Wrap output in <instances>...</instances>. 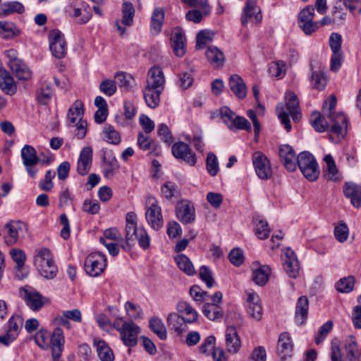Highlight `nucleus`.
Here are the masks:
<instances>
[{"label":"nucleus","mask_w":361,"mask_h":361,"mask_svg":"<svg viewBox=\"0 0 361 361\" xmlns=\"http://www.w3.org/2000/svg\"><path fill=\"white\" fill-rule=\"evenodd\" d=\"M187 321L183 317L177 313L171 312L167 317V324L171 330H173L178 335L186 331Z\"/></svg>","instance_id":"nucleus-33"},{"label":"nucleus","mask_w":361,"mask_h":361,"mask_svg":"<svg viewBox=\"0 0 361 361\" xmlns=\"http://www.w3.org/2000/svg\"><path fill=\"white\" fill-rule=\"evenodd\" d=\"M24 11V6L18 1L4 4L0 6V18L5 17L13 13H21Z\"/></svg>","instance_id":"nucleus-46"},{"label":"nucleus","mask_w":361,"mask_h":361,"mask_svg":"<svg viewBox=\"0 0 361 361\" xmlns=\"http://www.w3.org/2000/svg\"><path fill=\"white\" fill-rule=\"evenodd\" d=\"M342 37L340 34L333 32L329 37V46L332 51L331 59V70L337 71L342 63V51H341Z\"/></svg>","instance_id":"nucleus-15"},{"label":"nucleus","mask_w":361,"mask_h":361,"mask_svg":"<svg viewBox=\"0 0 361 361\" xmlns=\"http://www.w3.org/2000/svg\"><path fill=\"white\" fill-rule=\"evenodd\" d=\"M247 312L253 319L259 321L262 316V307L259 295L254 291H248Z\"/></svg>","instance_id":"nucleus-26"},{"label":"nucleus","mask_w":361,"mask_h":361,"mask_svg":"<svg viewBox=\"0 0 361 361\" xmlns=\"http://www.w3.org/2000/svg\"><path fill=\"white\" fill-rule=\"evenodd\" d=\"M93 345L101 361H114V354L105 341L97 337L94 338Z\"/></svg>","instance_id":"nucleus-30"},{"label":"nucleus","mask_w":361,"mask_h":361,"mask_svg":"<svg viewBox=\"0 0 361 361\" xmlns=\"http://www.w3.org/2000/svg\"><path fill=\"white\" fill-rule=\"evenodd\" d=\"M84 104L81 100H76L68 112V121L70 123L74 124L76 120L81 118L84 114Z\"/></svg>","instance_id":"nucleus-41"},{"label":"nucleus","mask_w":361,"mask_h":361,"mask_svg":"<svg viewBox=\"0 0 361 361\" xmlns=\"http://www.w3.org/2000/svg\"><path fill=\"white\" fill-rule=\"evenodd\" d=\"M314 8L312 6H306L298 15L300 27L305 35H311L319 28V24L314 22Z\"/></svg>","instance_id":"nucleus-13"},{"label":"nucleus","mask_w":361,"mask_h":361,"mask_svg":"<svg viewBox=\"0 0 361 361\" xmlns=\"http://www.w3.org/2000/svg\"><path fill=\"white\" fill-rule=\"evenodd\" d=\"M345 355L349 361H355L358 353L359 348L353 336H350L345 341Z\"/></svg>","instance_id":"nucleus-48"},{"label":"nucleus","mask_w":361,"mask_h":361,"mask_svg":"<svg viewBox=\"0 0 361 361\" xmlns=\"http://www.w3.org/2000/svg\"><path fill=\"white\" fill-rule=\"evenodd\" d=\"M309 310V300L306 296H300L296 302L295 319L300 325L306 322Z\"/></svg>","instance_id":"nucleus-32"},{"label":"nucleus","mask_w":361,"mask_h":361,"mask_svg":"<svg viewBox=\"0 0 361 361\" xmlns=\"http://www.w3.org/2000/svg\"><path fill=\"white\" fill-rule=\"evenodd\" d=\"M50 335L46 329H39L34 336L36 344L42 349H48L50 345Z\"/></svg>","instance_id":"nucleus-50"},{"label":"nucleus","mask_w":361,"mask_h":361,"mask_svg":"<svg viewBox=\"0 0 361 361\" xmlns=\"http://www.w3.org/2000/svg\"><path fill=\"white\" fill-rule=\"evenodd\" d=\"M220 115L223 122L228 128H234L235 121L238 116L232 110L227 106H224L220 109Z\"/></svg>","instance_id":"nucleus-52"},{"label":"nucleus","mask_w":361,"mask_h":361,"mask_svg":"<svg viewBox=\"0 0 361 361\" xmlns=\"http://www.w3.org/2000/svg\"><path fill=\"white\" fill-rule=\"evenodd\" d=\"M214 33L209 30H202L197 35L196 49H200L212 40Z\"/></svg>","instance_id":"nucleus-64"},{"label":"nucleus","mask_w":361,"mask_h":361,"mask_svg":"<svg viewBox=\"0 0 361 361\" xmlns=\"http://www.w3.org/2000/svg\"><path fill=\"white\" fill-rule=\"evenodd\" d=\"M206 167L209 174L212 176H215L219 170L217 157L213 152L207 154Z\"/></svg>","instance_id":"nucleus-59"},{"label":"nucleus","mask_w":361,"mask_h":361,"mask_svg":"<svg viewBox=\"0 0 361 361\" xmlns=\"http://www.w3.org/2000/svg\"><path fill=\"white\" fill-rule=\"evenodd\" d=\"M261 11L257 6L256 0H247L241 16V23L245 25L249 22L255 24L262 20Z\"/></svg>","instance_id":"nucleus-20"},{"label":"nucleus","mask_w":361,"mask_h":361,"mask_svg":"<svg viewBox=\"0 0 361 361\" xmlns=\"http://www.w3.org/2000/svg\"><path fill=\"white\" fill-rule=\"evenodd\" d=\"M37 269L40 273L41 276L47 279H54L56 277L58 272V269L54 262L49 263V264H44V266L40 265V267H37Z\"/></svg>","instance_id":"nucleus-56"},{"label":"nucleus","mask_w":361,"mask_h":361,"mask_svg":"<svg viewBox=\"0 0 361 361\" xmlns=\"http://www.w3.org/2000/svg\"><path fill=\"white\" fill-rule=\"evenodd\" d=\"M50 345L54 361H61V355L64 348L65 338L63 331L60 327H56L50 335Z\"/></svg>","instance_id":"nucleus-18"},{"label":"nucleus","mask_w":361,"mask_h":361,"mask_svg":"<svg viewBox=\"0 0 361 361\" xmlns=\"http://www.w3.org/2000/svg\"><path fill=\"white\" fill-rule=\"evenodd\" d=\"M92 154V149L90 147H85L82 149L77 162V171L80 175L85 176L90 171Z\"/></svg>","instance_id":"nucleus-25"},{"label":"nucleus","mask_w":361,"mask_h":361,"mask_svg":"<svg viewBox=\"0 0 361 361\" xmlns=\"http://www.w3.org/2000/svg\"><path fill=\"white\" fill-rule=\"evenodd\" d=\"M106 267V257L105 255L99 252L90 254L85 259L84 269L90 276H100Z\"/></svg>","instance_id":"nucleus-5"},{"label":"nucleus","mask_w":361,"mask_h":361,"mask_svg":"<svg viewBox=\"0 0 361 361\" xmlns=\"http://www.w3.org/2000/svg\"><path fill=\"white\" fill-rule=\"evenodd\" d=\"M27 232V226L20 221H11L4 228V238L6 244L11 246L24 238Z\"/></svg>","instance_id":"nucleus-6"},{"label":"nucleus","mask_w":361,"mask_h":361,"mask_svg":"<svg viewBox=\"0 0 361 361\" xmlns=\"http://www.w3.org/2000/svg\"><path fill=\"white\" fill-rule=\"evenodd\" d=\"M200 278L206 283L208 288H211L214 283L212 271L207 266H202L199 271Z\"/></svg>","instance_id":"nucleus-63"},{"label":"nucleus","mask_w":361,"mask_h":361,"mask_svg":"<svg viewBox=\"0 0 361 361\" xmlns=\"http://www.w3.org/2000/svg\"><path fill=\"white\" fill-rule=\"evenodd\" d=\"M336 99L334 95L326 101L323 105V113L332 123L330 130V138L334 142L343 139L347 133V118L343 114H335Z\"/></svg>","instance_id":"nucleus-1"},{"label":"nucleus","mask_w":361,"mask_h":361,"mask_svg":"<svg viewBox=\"0 0 361 361\" xmlns=\"http://www.w3.org/2000/svg\"><path fill=\"white\" fill-rule=\"evenodd\" d=\"M312 85L317 90H322L326 85V79L321 71H313L311 76Z\"/></svg>","instance_id":"nucleus-55"},{"label":"nucleus","mask_w":361,"mask_h":361,"mask_svg":"<svg viewBox=\"0 0 361 361\" xmlns=\"http://www.w3.org/2000/svg\"><path fill=\"white\" fill-rule=\"evenodd\" d=\"M176 217L180 222L188 224L195 219V209L193 204L187 200L178 202L176 207Z\"/></svg>","instance_id":"nucleus-19"},{"label":"nucleus","mask_w":361,"mask_h":361,"mask_svg":"<svg viewBox=\"0 0 361 361\" xmlns=\"http://www.w3.org/2000/svg\"><path fill=\"white\" fill-rule=\"evenodd\" d=\"M149 328L151 330L161 339L165 340L167 338L166 329L161 319L153 317L149 320Z\"/></svg>","instance_id":"nucleus-47"},{"label":"nucleus","mask_w":361,"mask_h":361,"mask_svg":"<svg viewBox=\"0 0 361 361\" xmlns=\"http://www.w3.org/2000/svg\"><path fill=\"white\" fill-rule=\"evenodd\" d=\"M54 261L53 256L50 250L46 247L38 249L34 256V264L36 267L40 265L49 264Z\"/></svg>","instance_id":"nucleus-39"},{"label":"nucleus","mask_w":361,"mask_h":361,"mask_svg":"<svg viewBox=\"0 0 361 361\" xmlns=\"http://www.w3.org/2000/svg\"><path fill=\"white\" fill-rule=\"evenodd\" d=\"M176 308L178 312L185 314L187 316L185 319L188 323H193L197 320L198 314L188 302H179L177 304Z\"/></svg>","instance_id":"nucleus-40"},{"label":"nucleus","mask_w":361,"mask_h":361,"mask_svg":"<svg viewBox=\"0 0 361 361\" xmlns=\"http://www.w3.org/2000/svg\"><path fill=\"white\" fill-rule=\"evenodd\" d=\"M115 80L116 84L126 90H128L131 87V82L133 80V77L130 74L126 73H117L115 75Z\"/></svg>","instance_id":"nucleus-61"},{"label":"nucleus","mask_w":361,"mask_h":361,"mask_svg":"<svg viewBox=\"0 0 361 361\" xmlns=\"http://www.w3.org/2000/svg\"><path fill=\"white\" fill-rule=\"evenodd\" d=\"M175 261L178 268L188 276H192L195 273V267L190 259L185 255L180 254L175 257Z\"/></svg>","instance_id":"nucleus-42"},{"label":"nucleus","mask_w":361,"mask_h":361,"mask_svg":"<svg viewBox=\"0 0 361 361\" xmlns=\"http://www.w3.org/2000/svg\"><path fill=\"white\" fill-rule=\"evenodd\" d=\"M173 155L181 159L190 166H195L197 163L195 153L193 152L190 146L183 142H177L171 147Z\"/></svg>","instance_id":"nucleus-17"},{"label":"nucleus","mask_w":361,"mask_h":361,"mask_svg":"<svg viewBox=\"0 0 361 361\" xmlns=\"http://www.w3.org/2000/svg\"><path fill=\"white\" fill-rule=\"evenodd\" d=\"M355 278L352 276L341 279L336 284V290L338 292L348 293L353 290Z\"/></svg>","instance_id":"nucleus-53"},{"label":"nucleus","mask_w":361,"mask_h":361,"mask_svg":"<svg viewBox=\"0 0 361 361\" xmlns=\"http://www.w3.org/2000/svg\"><path fill=\"white\" fill-rule=\"evenodd\" d=\"M226 345L228 352L235 353L241 346L240 339L234 326H229L226 331Z\"/></svg>","instance_id":"nucleus-29"},{"label":"nucleus","mask_w":361,"mask_h":361,"mask_svg":"<svg viewBox=\"0 0 361 361\" xmlns=\"http://www.w3.org/2000/svg\"><path fill=\"white\" fill-rule=\"evenodd\" d=\"M343 192L345 196L350 200L351 204L355 207H361L360 185L352 183H346L343 188Z\"/></svg>","instance_id":"nucleus-31"},{"label":"nucleus","mask_w":361,"mask_h":361,"mask_svg":"<svg viewBox=\"0 0 361 361\" xmlns=\"http://www.w3.org/2000/svg\"><path fill=\"white\" fill-rule=\"evenodd\" d=\"M122 19L116 21V26L121 36L126 32V27H122L121 23L130 26L133 25L135 16V7L131 2L124 1L122 4Z\"/></svg>","instance_id":"nucleus-23"},{"label":"nucleus","mask_w":361,"mask_h":361,"mask_svg":"<svg viewBox=\"0 0 361 361\" xmlns=\"http://www.w3.org/2000/svg\"><path fill=\"white\" fill-rule=\"evenodd\" d=\"M205 55L209 62L214 67L218 68L223 66L224 62V55L217 47H209L207 49Z\"/></svg>","instance_id":"nucleus-37"},{"label":"nucleus","mask_w":361,"mask_h":361,"mask_svg":"<svg viewBox=\"0 0 361 361\" xmlns=\"http://www.w3.org/2000/svg\"><path fill=\"white\" fill-rule=\"evenodd\" d=\"M7 56L9 60L8 66L13 74L20 80L27 81L32 78V71L30 68L20 59L16 56L15 51L8 50Z\"/></svg>","instance_id":"nucleus-9"},{"label":"nucleus","mask_w":361,"mask_h":361,"mask_svg":"<svg viewBox=\"0 0 361 361\" xmlns=\"http://www.w3.org/2000/svg\"><path fill=\"white\" fill-rule=\"evenodd\" d=\"M297 166L305 178L310 181L316 180L320 173L318 164L313 157L308 152H302L297 157Z\"/></svg>","instance_id":"nucleus-4"},{"label":"nucleus","mask_w":361,"mask_h":361,"mask_svg":"<svg viewBox=\"0 0 361 361\" xmlns=\"http://www.w3.org/2000/svg\"><path fill=\"white\" fill-rule=\"evenodd\" d=\"M147 204L149 206L146 209L145 219L152 229L159 231L164 225L161 209L158 201L152 196L147 197Z\"/></svg>","instance_id":"nucleus-7"},{"label":"nucleus","mask_w":361,"mask_h":361,"mask_svg":"<svg viewBox=\"0 0 361 361\" xmlns=\"http://www.w3.org/2000/svg\"><path fill=\"white\" fill-rule=\"evenodd\" d=\"M18 34V30L16 29L13 23L0 21V35L4 39H11Z\"/></svg>","instance_id":"nucleus-51"},{"label":"nucleus","mask_w":361,"mask_h":361,"mask_svg":"<svg viewBox=\"0 0 361 361\" xmlns=\"http://www.w3.org/2000/svg\"><path fill=\"white\" fill-rule=\"evenodd\" d=\"M23 323L19 315L11 317L8 322L6 333L0 336V343L5 346L10 345L18 337Z\"/></svg>","instance_id":"nucleus-14"},{"label":"nucleus","mask_w":361,"mask_h":361,"mask_svg":"<svg viewBox=\"0 0 361 361\" xmlns=\"http://www.w3.org/2000/svg\"><path fill=\"white\" fill-rule=\"evenodd\" d=\"M49 49L56 59H62L66 54V42L63 33L59 30H52L49 33Z\"/></svg>","instance_id":"nucleus-12"},{"label":"nucleus","mask_w":361,"mask_h":361,"mask_svg":"<svg viewBox=\"0 0 361 361\" xmlns=\"http://www.w3.org/2000/svg\"><path fill=\"white\" fill-rule=\"evenodd\" d=\"M285 99L286 104H279L276 106V112L281 123L289 132L291 130L289 116H291L295 121H298L300 117L299 101L297 95L292 91L286 93Z\"/></svg>","instance_id":"nucleus-2"},{"label":"nucleus","mask_w":361,"mask_h":361,"mask_svg":"<svg viewBox=\"0 0 361 361\" xmlns=\"http://www.w3.org/2000/svg\"><path fill=\"white\" fill-rule=\"evenodd\" d=\"M202 312L204 315L209 320L214 321L223 317L224 313L219 305L205 303L202 307Z\"/></svg>","instance_id":"nucleus-45"},{"label":"nucleus","mask_w":361,"mask_h":361,"mask_svg":"<svg viewBox=\"0 0 361 361\" xmlns=\"http://www.w3.org/2000/svg\"><path fill=\"white\" fill-rule=\"evenodd\" d=\"M0 88L8 95H13L17 92V85L13 78L3 67H0Z\"/></svg>","instance_id":"nucleus-28"},{"label":"nucleus","mask_w":361,"mask_h":361,"mask_svg":"<svg viewBox=\"0 0 361 361\" xmlns=\"http://www.w3.org/2000/svg\"><path fill=\"white\" fill-rule=\"evenodd\" d=\"M163 91L145 88L144 99L147 105L151 109H155L160 103V94Z\"/></svg>","instance_id":"nucleus-43"},{"label":"nucleus","mask_w":361,"mask_h":361,"mask_svg":"<svg viewBox=\"0 0 361 361\" xmlns=\"http://www.w3.org/2000/svg\"><path fill=\"white\" fill-rule=\"evenodd\" d=\"M10 255L12 259L16 263L17 271H21L25 265L26 255L23 250L17 248H13L10 250Z\"/></svg>","instance_id":"nucleus-57"},{"label":"nucleus","mask_w":361,"mask_h":361,"mask_svg":"<svg viewBox=\"0 0 361 361\" xmlns=\"http://www.w3.org/2000/svg\"><path fill=\"white\" fill-rule=\"evenodd\" d=\"M229 87L239 99H243L247 94V88L243 80L236 74L231 75L228 81Z\"/></svg>","instance_id":"nucleus-34"},{"label":"nucleus","mask_w":361,"mask_h":361,"mask_svg":"<svg viewBox=\"0 0 361 361\" xmlns=\"http://www.w3.org/2000/svg\"><path fill=\"white\" fill-rule=\"evenodd\" d=\"M324 116H322L319 112H313L311 114L310 123L316 131L322 133L327 130L329 126H331L332 123L329 121L330 123H329Z\"/></svg>","instance_id":"nucleus-36"},{"label":"nucleus","mask_w":361,"mask_h":361,"mask_svg":"<svg viewBox=\"0 0 361 361\" xmlns=\"http://www.w3.org/2000/svg\"><path fill=\"white\" fill-rule=\"evenodd\" d=\"M118 331L123 344L127 347H134L137 343L138 335L141 329L138 325L132 322H124L123 327L118 328Z\"/></svg>","instance_id":"nucleus-11"},{"label":"nucleus","mask_w":361,"mask_h":361,"mask_svg":"<svg viewBox=\"0 0 361 361\" xmlns=\"http://www.w3.org/2000/svg\"><path fill=\"white\" fill-rule=\"evenodd\" d=\"M104 162V168L103 171L104 176L106 178L110 179L114 176L115 171L118 169V162L115 157L106 160L105 156L103 157Z\"/></svg>","instance_id":"nucleus-54"},{"label":"nucleus","mask_w":361,"mask_h":361,"mask_svg":"<svg viewBox=\"0 0 361 361\" xmlns=\"http://www.w3.org/2000/svg\"><path fill=\"white\" fill-rule=\"evenodd\" d=\"M256 223L255 233L261 240L267 238L269 235L270 228L267 221L263 219H257Z\"/></svg>","instance_id":"nucleus-62"},{"label":"nucleus","mask_w":361,"mask_h":361,"mask_svg":"<svg viewBox=\"0 0 361 361\" xmlns=\"http://www.w3.org/2000/svg\"><path fill=\"white\" fill-rule=\"evenodd\" d=\"M164 20V11L161 8H155L150 21V31L154 35H157L161 30Z\"/></svg>","instance_id":"nucleus-35"},{"label":"nucleus","mask_w":361,"mask_h":361,"mask_svg":"<svg viewBox=\"0 0 361 361\" xmlns=\"http://www.w3.org/2000/svg\"><path fill=\"white\" fill-rule=\"evenodd\" d=\"M21 158L25 171L32 178H35L38 172L36 165L43 164L37 154L36 149L31 145H25L20 152Z\"/></svg>","instance_id":"nucleus-8"},{"label":"nucleus","mask_w":361,"mask_h":361,"mask_svg":"<svg viewBox=\"0 0 361 361\" xmlns=\"http://www.w3.org/2000/svg\"><path fill=\"white\" fill-rule=\"evenodd\" d=\"M271 273V269L269 266H262L252 272V279L258 286H264L268 280Z\"/></svg>","instance_id":"nucleus-38"},{"label":"nucleus","mask_w":361,"mask_h":361,"mask_svg":"<svg viewBox=\"0 0 361 361\" xmlns=\"http://www.w3.org/2000/svg\"><path fill=\"white\" fill-rule=\"evenodd\" d=\"M293 345L288 333L283 332L279 335L277 351L282 360L290 357L293 352Z\"/></svg>","instance_id":"nucleus-27"},{"label":"nucleus","mask_w":361,"mask_h":361,"mask_svg":"<svg viewBox=\"0 0 361 361\" xmlns=\"http://www.w3.org/2000/svg\"><path fill=\"white\" fill-rule=\"evenodd\" d=\"M145 88L163 91L165 86V78L159 66H153L147 73Z\"/></svg>","instance_id":"nucleus-21"},{"label":"nucleus","mask_w":361,"mask_h":361,"mask_svg":"<svg viewBox=\"0 0 361 361\" xmlns=\"http://www.w3.org/2000/svg\"><path fill=\"white\" fill-rule=\"evenodd\" d=\"M138 241L140 247L147 249L150 245V238L145 229L142 227L131 226L126 227L125 242L121 244V247L125 251H129L135 243Z\"/></svg>","instance_id":"nucleus-3"},{"label":"nucleus","mask_w":361,"mask_h":361,"mask_svg":"<svg viewBox=\"0 0 361 361\" xmlns=\"http://www.w3.org/2000/svg\"><path fill=\"white\" fill-rule=\"evenodd\" d=\"M252 163L257 176L262 180L271 177L272 170L268 158L260 152H255L252 155Z\"/></svg>","instance_id":"nucleus-16"},{"label":"nucleus","mask_w":361,"mask_h":361,"mask_svg":"<svg viewBox=\"0 0 361 361\" xmlns=\"http://www.w3.org/2000/svg\"><path fill=\"white\" fill-rule=\"evenodd\" d=\"M283 262L284 270L289 277L296 278L299 274L300 264L295 252L291 249H286Z\"/></svg>","instance_id":"nucleus-24"},{"label":"nucleus","mask_w":361,"mask_h":361,"mask_svg":"<svg viewBox=\"0 0 361 361\" xmlns=\"http://www.w3.org/2000/svg\"><path fill=\"white\" fill-rule=\"evenodd\" d=\"M102 135L104 140L109 143L117 145L121 142V137L119 133L114 129L112 126L106 125L104 127Z\"/></svg>","instance_id":"nucleus-49"},{"label":"nucleus","mask_w":361,"mask_h":361,"mask_svg":"<svg viewBox=\"0 0 361 361\" xmlns=\"http://www.w3.org/2000/svg\"><path fill=\"white\" fill-rule=\"evenodd\" d=\"M161 192L164 198L171 200L178 194V190L174 183L167 181L161 185Z\"/></svg>","instance_id":"nucleus-60"},{"label":"nucleus","mask_w":361,"mask_h":361,"mask_svg":"<svg viewBox=\"0 0 361 361\" xmlns=\"http://www.w3.org/2000/svg\"><path fill=\"white\" fill-rule=\"evenodd\" d=\"M324 160L326 165V171L324 173L326 179L334 181L338 180L339 179L338 176V169L333 157L331 154H327L324 157Z\"/></svg>","instance_id":"nucleus-44"},{"label":"nucleus","mask_w":361,"mask_h":361,"mask_svg":"<svg viewBox=\"0 0 361 361\" xmlns=\"http://www.w3.org/2000/svg\"><path fill=\"white\" fill-rule=\"evenodd\" d=\"M280 160L288 171L293 172L297 169V157L293 147L288 145H281L279 149Z\"/></svg>","instance_id":"nucleus-22"},{"label":"nucleus","mask_w":361,"mask_h":361,"mask_svg":"<svg viewBox=\"0 0 361 361\" xmlns=\"http://www.w3.org/2000/svg\"><path fill=\"white\" fill-rule=\"evenodd\" d=\"M20 297L25 304L33 311H39L43 306L49 302V300L42 295L38 291L32 288H21Z\"/></svg>","instance_id":"nucleus-10"},{"label":"nucleus","mask_w":361,"mask_h":361,"mask_svg":"<svg viewBox=\"0 0 361 361\" xmlns=\"http://www.w3.org/2000/svg\"><path fill=\"white\" fill-rule=\"evenodd\" d=\"M286 63L279 61L270 64L269 72L270 75L277 79L282 78L286 74Z\"/></svg>","instance_id":"nucleus-58"}]
</instances>
